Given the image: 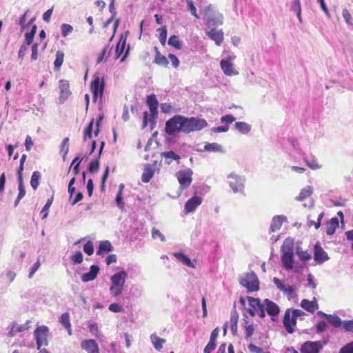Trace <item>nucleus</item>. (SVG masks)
I'll list each match as a JSON object with an SVG mask.
<instances>
[{"mask_svg":"<svg viewBox=\"0 0 353 353\" xmlns=\"http://www.w3.org/2000/svg\"><path fill=\"white\" fill-rule=\"evenodd\" d=\"M236 118L232 114H226L221 118V122L222 123H225L228 125V124H230L232 122H234Z\"/></svg>","mask_w":353,"mask_h":353,"instance_id":"4d7b16f0","label":"nucleus"},{"mask_svg":"<svg viewBox=\"0 0 353 353\" xmlns=\"http://www.w3.org/2000/svg\"><path fill=\"white\" fill-rule=\"evenodd\" d=\"M61 35L63 37L68 36L72 31L73 27L68 23H63L61 26Z\"/></svg>","mask_w":353,"mask_h":353,"instance_id":"49530a36","label":"nucleus"},{"mask_svg":"<svg viewBox=\"0 0 353 353\" xmlns=\"http://www.w3.org/2000/svg\"><path fill=\"white\" fill-rule=\"evenodd\" d=\"M40 177H41V174L39 171L33 172L32 176H31L30 185L34 190L37 189V188L39 185Z\"/></svg>","mask_w":353,"mask_h":353,"instance_id":"58836bf2","label":"nucleus"},{"mask_svg":"<svg viewBox=\"0 0 353 353\" xmlns=\"http://www.w3.org/2000/svg\"><path fill=\"white\" fill-rule=\"evenodd\" d=\"M201 12L208 27H215L223 24V15L218 12L212 5H209Z\"/></svg>","mask_w":353,"mask_h":353,"instance_id":"39448f33","label":"nucleus"},{"mask_svg":"<svg viewBox=\"0 0 353 353\" xmlns=\"http://www.w3.org/2000/svg\"><path fill=\"white\" fill-rule=\"evenodd\" d=\"M245 338L248 339L252 336L254 331V326L253 324L245 325Z\"/></svg>","mask_w":353,"mask_h":353,"instance_id":"0e129e2a","label":"nucleus"},{"mask_svg":"<svg viewBox=\"0 0 353 353\" xmlns=\"http://www.w3.org/2000/svg\"><path fill=\"white\" fill-rule=\"evenodd\" d=\"M69 88V83L68 81H59L60 94L59 97V101L60 103H63L65 100L70 96L71 92Z\"/></svg>","mask_w":353,"mask_h":353,"instance_id":"2eb2a0df","label":"nucleus"},{"mask_svg":"<svg viewBox=\"0 0 353 353\" xmlns=\"http://www.w3.org/2000/svg\"><path fill=\"white\" fill-rule=\"evenodd\" d=\"M228 184L234 193H243L245 179L234 172L228 175Z\"/></svg>","mask_w":353,"mask_h":353,"instance_id":"423d86ee","label":"nucleus"},{"mask_svg":"<svg viewBox=\"0 0 353 353\" xmlns=\"http://www.w3.org/2000/svg\"><path fill=\"white\" fill-rule=\"evenodd\" d=\"M146 103L150 108V114L148 115L147 112H144V117L143 121V128H145L149 122L150 123L151 129H153L156 123V120L158 114L159 102L157 99L156 95L152 94L147 97Z\"/></svg>","mask_w":353,"mask_h":353,"instance_id":"7ed1b4c3","label":"nucleus"},{"mask_svg":"<svg viewBox=\"0 0 353 353\" xmlns=\"http://www.w3.org/2000/svg\"><path fill=\"white\" fill-rule=\"evenodd\" d=\"M327 319L328 322L335 327H340L341 325L343 326V322L338 316L329 314L327 315Z\"/></svg>","mask_w":353,"mask_h":353,"instance_id":"a19ab883","label":"nucleus"},{"mask_svg":"<svg viewBox=\"0 0 353 353\" xmlns=\"http://www.w3.org/2000/svg\"><path fill=\"white\" fill-rule=\"evenodd\" d=\"M168 45L173 46L177 50L182 48V43L179 41L176 35H172L168 39Z\"/></svg>","mask_w":353,"mask_h":353,"instance_id":"79ce46f5","label":"nucleus"},{"mask_svg":"<svg viewBox=\"0 0 353 353\" xmlns=\"http://www.w3.org/2000/svg\"><path fill=\"white\" fill-rule=\"evenodd\" d=\"M312 193V188L310 185H307L301 190L299 195L296 197V200L302 201L309 197Z\"/></svg>","mask_w":353,"mask_h":353,"instance_id":"c9c22d12","label":"nucleus"},{"mask_svg":"<svg viewBox=\"0 0 353 353\" xmlns=\"http://www.w3.org/2000/svg\"><path fill=\"white\" fill-rule=\"evenodd\" d=\"M204 150L208 152L223 153L224 150L221 145L217 143H207L204 145Z\"/></svg>","mask_w":353,"mask_h":353,"instance_id":"c85d7f7f","label":"nucleus"},{"mask_svg":"<svg viewBox=\"0 0 353 353\" xmlns=\"http://www.w3.org/2000/svg\"><path fill=\"white\" fill-rule=\"evenodd\" d=\"M109 310L113 312H121L123 311V308L121 305L117 303H112L109 305Z\"/></svg>","mask_w":353,"mask_h":353,"instance_id":"774afa93","label":"nucleus"},{"mask_svg":"<svg viewBox=\"0 0 353 353\" xmlns=\"http://www.w3.org/2000/svg\"><path fill=\"white\" fill-rule=\"evenodd\" d=\"M157 31L159 32V41L162 46H165L166 43L167 39V29L165 26L159 28L157 29Z\"/></svg>","mask_w":353,"mask_h":353,"instance_id":"37998d69","label":"nucleus"},{"mask_svg":"<svg viewBox=\"0 0 353 353\" xmlns=\"http://www.w3.org/2000/svg\"><path fill=\"white\" fill-rule=\"evenodd\" d=\"M292 10L294 11L296 14H299V12H301L300 0H294L292 1Z\"/></svg>","mask_w":353,"mask_h":353,"instance_id":"052dcab7","label":"nucleus"},{"mask_svg":"<svg viewBox=\"0 0 353 353\" xmlns=\"http://www.w3.org/2000/svg\"><path fill=\"white\" fill-rule=\"evenodd\" d=\"M127 276V272L124 270L119 271L111 276L110 292L112 296L118 297L123 293Z\"/></svg>","mask_w":353,"mask_h":353,"instance_id":"20e7f679","label":"nucleus"},{"mask_svg":"<svg viewBox=\"0 0 353 353\" xmlns=\"http://www.w3.org/2000/svg\"><path fill=\"white\" fill-rule=\"evenodd\" d=\"M126 36L121 35L119 41L116 47V59H118L123 52L126 45Z\"/></svg>","mask_w":353,"mask_h":353,"instance_id":"7c9ffc66","label":"nucleus"},{"mask_svg":"<svg viewBox=\"0 0 353 353\" xmlns=\"http://www.w3.org/2000/svg\"><path fill=\"white\" fill-rule=\"evenodd\" d=\"M81 347L87 353H99L98 344L93 339H85L81 342Z\"/></svg>","mask_w":353,"mask_h":353,"instance_id":"6ab92c4d","label":"nucleus"},{"mask_svg":"<svg viewBox=\"0 0 353 353\" xmlns=\"http://www.w3.org/2000/svg\"><path fill=\"white\" fill-rule=\"evenodd\" d=\"M281 262L287 270H292L294 265V241L292 239H286L281 246Z\"/></svg>","mask_w":353,"mask_h":353,"instance_id":"f03ea898","label":"nucleus"},{"mask_svg":"<svg viewBox=\"0 0 353 353\" xmlns=\"http://www.w3.org/2000/svg\"><path fill=\"white\" fill-rule=\"evenodd\" d=\"M59 321L63 326H64L68 330L69 335H71L72 330L69 313L65 312L62 314L59 319Z\"/></svg>","mask_w":353,"mask_h":353,"instance_id":"cd10ccee","label":"nucleus"},{"mask_svg":"<svg viewBox=\"0 0 353 353\" xmlns=\"http://www.w3.org/2000/svg\"><path fill=\"white\" fill-rule=\"evenodd\" d=\"M154 175V169L150 164H146L144 167V171L141 176V180L144 183H148Z\"/></svg>","mask_w":353,"mask_h":353,"instance_id":"bb28decb","label":"nucleus"},{"mask_svg":"<svg viewBox=\"0 0 353 353\" xmlns=\"http://www.w3.org/2000/svg\"><path fill=\"white\" fill-rule=\"evenodd\" d=\"M91 90L93 94V101H97L98 97L101 99L104 90V83L100 81L99 77H96L91 83Z\"/></svg>","mask_w":353,"mask_h":353,"instance_id":"f8f14e48","label":"nucleus"},{"mask_svg":"<svg viewBox=\"0 0 353 353\" xmlns=\"http://www.w3.org/2000/svg\"><path fill=\"white\" fill-rule=\"evenodd\" d=\"M99 268L96 265H92L90 267V271L85 273L81 276V281L84 283L92 281L94 280L99 274Z\"/></svg>","mask_w":353,"mask_h":353,"instance_id":"aec40b11","label":"nucleus"},{"mask_svg":"<svg viewBox=\"0 0 353 353\" xmlns=\"http://www.w3.org/2000/svg\"><path fill=\"white\" fill-rule=\"evenodd\" d=\"M323 343L319 341H306L302 344L300 352L301 353H319L323 349Z\"/></svg>","mask_w":353,"mask_h":353,"instance_id":"9b49d317","label":"nucleus"},{"mask_svg":"<svg viewBox=\"0 0 353 353\" xmlns=\"http://www.w3.org/2000/svg\"><path fill=\"white\" fill-rule=\"evenodd\" d=\"M202 201V198L199 196H194L188 199L184 206L185 213L189 214L194 212L201 204Z\"/></svg>","mask_w":353,"mask_h":353,"instance_id":"4468645a","label":"nucleus"},{"mask_svg":"<svg viewBox=\"0 0 353 353\" xmlns=\"http://www.w3.org/2000/svg\"><path fill=\"white\" fill-rule=\"evenodd\" d=\"M343 328L347 332H353V319L344 321L343 322Z\"/></svg>","mask_w":353,"mask_h":353,"instance_id":"e2e57ef3","label":"nucleus"},{"mask_svg":"<svg viewBox=\"0 0 353 353\" xmlns=\"http://www.w3.org/2000/svg\"><path fill=\"white\" fill-rule=\"evenodd\" d=\"M216 348V342L210 341L208 342L205 347L204 348V353H211Z\"/></svg>","mask_w":353,"mask_h":353,"instance_id":"69168bd1","label":"nucleus"},{"mask_svg":"<svg viewBox=\"0 0 353 353\" xmlns=\"http://www.w3.org/2000/svg\"><path fill=\"white\" fill-rule=\"evenodd\" d=\"M339 353H353V342H350L341 347Z\"/></svg>","mask_w":353,"mask_h":353,"instance_id":"680f3d73","label":"nucleus"},{"mask_svg":"<svg viewBox=\"0 0 353 353\" xmlns=\"http://www.w3.org/2000/svg\"><path fill=\"white\" fill-rule=\"evenodd\" d=\"M236 56L230 55L226 59H221L220 66L223 73L227 76H236L239 72L234 68L232 61L235 59Z\"/></svg>","mask_w":353,"mask_h":353,"instance_id":"9d476101","label":"nucleus"},{"mask_svg":"<svg viewBox=\"0 0 353 353\" xmlns=\"http://www.w3.org/2000/svg\"><path fill=\"white\" fill-rule=\"evenodd\" d=\"M305 162L306 165L312 170H318L321 168V165H319L316 160L309 161L307 159H305Z\"/></svg>","mask_w":353,"mask_h":353,"instance_id":"5fc2aeb1","label":"nucleus"},{"mask_svg":"<svg viewBox=\"0 0 353 353\" xmlns=\"http://www.w3.org/2000/svg\"><path fill=\"white\" fill-rule=\"evenodd\" d=\"M156 51L157 52L154 62L159 65L167 67L169 63L167 58L162 55L157 48Z\"/></svg>","mask_w":353,"mask_h":353,"instance_id":"e433bc0d","label":"nucleus"},{"mask_svg":"<svg viewBox=\"0 0 353 353\" xmlns=\"http://www.w3.org/2000/svg\"><path fill=\"white\" fill-rule=\"evenodd\" d=\"M173 255L176 257L177 260L181 261L183 264L190 268H194L193 263L188 258V256L185 255L184 254L181 252H174L173 253Z\"/></svg>","mask_w":353,"mask_h":353,"instance_id":"2f4dec72","label":"nucleus"},{"mask_svg":"<svg viewBox=\"0 0 353 353\" xmlns=\"http://www.w3.org/2000/svg\"><path fill=\"white\" fill-rule=\"evenodd\" d=\"M296 254L301 261H306L311 259V255L307 251H301L299 248H296Z\"/></svg>","mask_w":353,"mask_h":353,"instance_id":"603ef678","label":"nucleus"},{"mask_svg":"<svg viewBox=\"0 0 353 353\" xmlns=\"http://www.w3.org/2000/svg\"><path fill=\"white\" fill-rule=\"evenodd\" d=\"M64 60V53L58 50L56 53V59L54 61V70L59 71Z\"/></svg>","mask_w":353,"mask_h":353,"instance_id":"f704fd0d","label":"nucleus"},{"mask_svg":"<svg viewBox=\"0 0 353 353\" xmlns=\"http://www.w3.org/2000/svg\"><path fill=\"white\" fill-rule=\"evenodd\" d=\"M83 251L88 255L91 256L94 253V245L91 241H88L83 246Z\"/></svg>","mask_w":353,"mask_h":353,"instance_id":"864d4df0","label":"nucleus"},{"mask_svg":"<svg viewBox=\"0 0 353 353\" xmlns=\"http://www.w3.org/2000/svg\"><path fill=\"white\" fill-rule=\"evenodd\" d=\"M69 151V139L68 137L65 138L61 143V153L63 154V160L65 159V157Z\"/></svg>","mask_w":353,"mask_h":353,"instance_id":"c03bdc74","label":"nucleus"},{"mask_svg":"<svg viewBox=\"0 0 353 353\" xmlns=\"http://www.w3.org/2000/svg\"><path fill=\"white\" fill-rule=\"evenodd\" d=\"M239 315L236 310H234L231 312L230 315V328L232 332L234 335H235L237 332V323H238Z\"/></svg>","mask_w":353,"mask_h":353,"instance_id":"473e14b6","label":"nucleus"},{"mask_svg":"<svg viewBox=\"0 0 353 353\" xmlns=\"http://www.w3.org/2000/svg\"><path fill=\"white\" fill-rule=\"evenodd\" d=\"M111 50L112 48H110L109 45L105 46L97 59V63H99L102 62L103 60H106V59L110 56Z\"/></svg>","mask_w":353,"mask_h":353,"instance_id":"ea45409f","label":"nucleus"},{"mask_svg":"<svg viewBox=\"0 0 353 353\" xmlns=\"http://www.w3.org/2000/svg\"><path fill=\"white\" fill-rule=\"evenodd\" d=\"M207 35L213 40L217 46H221L223 41V32L222 30H217L212 28L211 30L207 32Z\"/></svg>","mask_w":353,"mask_h":353,"instance_id":"412c9836","label":"nucleus"},{"mask_svg":"<svg viewBox=\"0 0 353 353\" xmlns=\"http://www.w3.org/2000/svg\"><path fill=\"white\" fill-rule=\"evenodd\" d=\"M249 306L257 311L258 315L261 318H264L265 316V313L263 310V302L261 303L259 299H255L253 297H248Z\"/></svg>","mask_w":353,"mask_h":353,"instance_id":"f3484780","label":"nucleus"},{"mask_svg":"<svg viewBox=\"0 0 353 353\" xmlns=\"http://www.w3.org/2000/svg\"><path fill=\"white\" fill-rule=\"evenodd\" d=\"M115 201H116V203H117V206L121 210H123V208H124V202L123 201L122 194H121V192H117Z\"/></svg>","mask_w":353,"mask_h":353,"instance_id":"338daca9","label":"nucleus"},{"mask_svg":"<svg viewBox=\"0 0 353 353\" xmlns=\"http://www.w3.org/2000/svg\"><path fill=\"white\" fill-rule=\"evenodd\" d=\"M287 219L283 215L274 216L272 218L270 225V230L271 232H274L280 230L283 222L286 221Z\"/></svg>","mask_w":353,"mask_h":353,"instance_id":"5701e85b","label":"nucleus"},{"mask_svg":"<svg viewBox=\"0 0 353 353\" xmlns=\"http://www.w3.org/2000/svg\"><path fill=\"white\" fill-rule=\"evenodd\" d=\"M240 284L250 291H257L259 290V280L256 275L253 272L247 273L240 279Z\"/></svg>","mask_w":353,"mask_h":353,"instance_id":"0eeeda50","label":"nucleus"},{"mask_svg":"<svg viewBox=\"0 0 353 353\" xmlns=\"http://www.w3.org/2000/svg\"><path fill=\"white\" fill-rule=\"evenodd\" d=\"M28 328L26 324L17 325L16 323H13L11 330L8 332L9 337H14L17 333L22 332Z\"/></svg>","mask_w":353,"mask_h":353,"instance_id":"c756f323","label":"nucleus"},{"mask_svg":"<svg viewBox=\"0 0 353 353\" xmlns=\"http://www.w3.org/2000/svg\"><path fill=\"white\" fill-rule=\"evenodd\" d=\"M342 15H343V17L344 20L347 23V24H348V25H352L353 24V23L352 21L351 14H350V13L349 12V11L346 8L343 10Z\"/></svg>","mask_w":353,"mask_h":353,"instance_id":"bf43d9fd","label":"nucleus"},{"mask_svg":"<svg viewBox=\"0 0 353 353\" xmlns=\"http://www.w3.org/2000/svg\"><path fill=\"white\" fill-rule=\"evenodd\" d=\"M301 306L304 310L311 313H314L315 310H317L319 307V305L316 298H314L312 301L303 299L301 303Z\"/></svg>","mask_w":353,"mask_h":353,"instance_id":"b1692460","label":"nucleus"},{"mask_svg":"<svg viewBox=\"0 0 353 353\" xmlns=\"http://www.w3.org/2000/svg\"><path fill=\"white\" fill-rule=\"evenodd\" d=\"M99 168V161L98 159L92 161L89 165V171L91 173L96 172Z\"/></svg>","mask_w":353,"mask_h":353,"instance_id":"13d9d810","label":"nucleus"},{"mask_svg":"<svg viewBox=\"0 0 353 353\" xmlns=\"http://www.w3.org/2000/svg\"><path fill=\"white\" fill-rule=\"evenodd\" d=\"M150 339L154 348L157 350H160L162 348L163 344L165 343V339H161L155 334L151 335Z\"/></svg>","mask_w":353,"mask_h":353,"instance_id":"4c0bfd02","label":"nucleus"},{"mask_svg":"<svg viewBox=\"0 0 353 353\" xmlns=\"http://www.w3.org/2000/svg\"><path fill=\"white\" fill-rule=\"evenodd\" d=\"M113 248L109 241H101L99 248L97 251L98 255H103L105 253L111 252Z\"/></svg>","mask_w":353,"mask_h":353,"instance_id":"393cba45","label":"nucleus"},{"mask_svg":"<svg viewBox=\"0 0 353 353\" xmlns=\"http://www.w3.org/2000/svg\"><path fill=\"white\" fill-rule=\"evenodd\" d=\"M52 201H53V196H52L50 199H48L46 205L42 208V210L41 211V214H42V219H45L48 217V210L52 203Z\"/></svg>","mask_w":353,"mask_h":353,"instance_id":"a18cd8bd","label":"nucleus"},{"mask_svg":"<svg viewBox=\"0 0 353 353\" xmlns=\"http://www.w3.org/2000/svg\"><path fill=\"white\" fill-rule=\"evenodd\" d=\"M165 159L179 160L180 157L173 151L164 152L161 154Z\"/></svg>","mask_w":353,"mask_h":353,"instance_id":"3c124183","label":"nucleus"},{"mask_svg":"<svg viewBox=\"0 0 353 353\" xmlns=\"http://www.w3.org/2000/svg\"><path fill=\"white\" fill-rule=\"evenodd\" d=\"M208 123L204 119L175 115L166 121L165 132L168 135H173L180 132L190 133L194 131H199L206 127Z\"/></svg>","mask_w":353,"mask_h":353,"instance_id":"f257e3e1","label":"nucleus"},{"mask_svg":"<svg viewBox=\"0 0 353 353\" xmlns=\"http://www.w3.org/2000/svg\"><path fill=\"white\" fill-rule=\"evenodd\" d=\"M296 324V319L292 316L291 314V310L288 309L284 315L283 318V325L285 327L287 332L290 334H292L294 332L293 326H295Z\"/></svg>","mask_w":353,"mask_h":353,"instance_id":"ddd939ff","label":"nucleus"},{"mask_svg":"<svg viewBox=\"0 0 353 353\" xmlns=\"http://www.w3.org/2000/svg\"><path fill=\"white\" fill-rule=\"evenodd\" d=\"M93 123H94V119H92L88 126L85 129L84 132V136H83V141H86L88 139H91L92 137V132L93 130Z\"/></svg>","mask_w":353,"mask_h":353,"instance_id":"de8ad7c7","label":"nucleus"},{"mask_svg":"<svg viewBox=\"0 0 353 353\" xmlns=\"http://www.w3.org/2000/svg\"><path fill=\"white\" fill-rule=\"evenodd\" d=\"M83 256L81 252H76L72 256L71 260L74 264H80L83 262Z\"/></svg>","mask_w":353,"mask_h":353,"instance_id":"8fccbe9b","label":"nucleus"},{"mask_svg":"<svg viewBox=\"0 0 353 353\" xmlns=\"http://www.w3.org/2000/svg\"><path fill=\"white\" fill-rule=\"evenodd\" d=\"M328 259L327 254L319 245L316 244L314 246V260L319 263H322L328 260Z\"/></svg>","mask_w":353,"mask_h":353,"instance_id":"4be33fe9","label":"nucleus"},{"mask_svg":"<svg viewBox=\"0 0 353 353\" xmlns=\"http://www.w3.org/2000/svg\"><path fill=\"white\" fill-rule=\"evenodd\" d=\"M339 226V220L337 218L334 217L330 219L329 221L327 230H326V234L327 235H332L335 232V230L336 228Z\"/></svg>","mask_w":353,"mask_h":353,"instance_id":"72a5a7b5","label":"nucleus"},{"mask_svg":"<svg viewBox=\"0 0 353 353\" xmlns=\"http://www.w3.org/2000/svg\"><path fill=\"white\" fill-rule=\"evenodd\" d=\"M193 172L190 168L179 170L176 173V176L181 189L188 188L192 181Z\"/></svg>","mask_w":353,"mask_h":353,"instance_id":"1a4fd4ad","label":"nucleus"},{"mask_svg":"<svg viewBox=\"0 0 353 353\" xmlns=\"http://www.w3.org/2000/svg\"><path fill=\"white\" fill-rule=\"evenodd\" d=\"M234 128L242 134H248L251 131V125L243 121L236 122Z\"/></svg>","mask_w":353,"mask_h":353,"instance_id":"a878e982","label":"nucleus"},{"mask_svg":"<svg viewBox=\"0 0 353 353\" xmlns=\"http://www.w3.org/2000/svg\"><path fill=\"white\" fill-rule=\"evenodd\" d=\"M273 282L280 291H281L282 292H283V294L288 296L289 299L291 297H292L296 290L294 285L286 286L282 283V281L280 279L276 277L273 279Z\"/></svg>","mask_w":353,"mask_h":353,"instance_id":"dca6fc26","label":"nucleus"},{"mask_svg":"<svg viewBox=\"0 0 353 353\" xmlns=\"http://www.w3.org/2000/svg\"><path fill=\"white\" fill-rule=\"evenodd\" d=\"M263 310L264 312L266 311L272 316H276L280 312V308L278 305L268 299L263 301Z\"/></svg>","mask_w":353,"mask_h":353,"instance_id":"a211bd4d","label":"nucleus"},{"mask_svg":"<svg viewBox=\"0 0 353 353\" xmlns=\"http://www.w3.org/2000/svg\"><path fill=\"white\" fill-rule=\"evenodd\" d=\"M49 329L46 325L38 326L34 332V336L37 342V347L40 350L43 345H48V336Z\"/></svg>","mask_w":353,"mask_h":353,"instance_id":"6e6552de","label":"nucleus"},{"mask_svg":"<svg viewBox=\"0 0 353 353\" xmlns=\"http://www.w3.org/2000/svg\"><path fill=\"white\" fill-rule=\"evenodd\" d=\"M152 237L154 239H159L161 242L165 241V236L159 231V230L153 228L152 229Z\"/></svg>","mask_w":353,"mask_h":353,"instance_id":"09e8293b","label":"nucleus"},{"mask_svg":"<svg viewBox=\"0 0 353 353\" xmlns=\"http://www.w3.org/2000/svg\"><path fill=\"white\" fill-rule=\"evenodd\" d=\"M88 327L90 332L97 338H99V332L98 330L97 324L93 322H90Z\"/></svg>","mask_w":353,"mask_h":353,"instance_id":"6e6d98bb","label":"nucleus"}]
</instances>
